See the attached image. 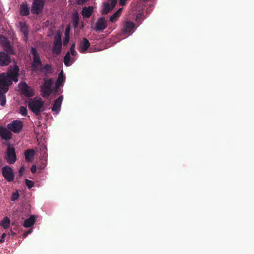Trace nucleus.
<instances>
[{
  "label": "nucleus",
  "mask_w": 254,
  "mask_h": 254,
  "mask_svg": "<svg viewBox=\"0 0 254 254\" xmlns=\"http://www.w3.org/2000/svg\"><path fill=\"white\" fill-rule=\"evenodd\" d=\"M70 60V56L69 52H67L64 58V63L65 66H68L70 65L69 61Z\"/></svg>",
  "instance_id": "c85d7f7f"
},
{
  "label": "nucleus",
  "mask_w": 254,
  "mask_h": 254,
  "mask_svg": "<svg viewBox=\"0 0 254 254\" xmlns=\"http://www.w3.org/2000/svg\"><path fill=\"white\" fill-rule=\"evenodd\" d=\"M10 219L7 217H5L4 219L0 222V225L4 229H7L10 226Z\"/></svg>",
  "instance_id": "bb28decb"
},
{
  "label": "nucleus",
  "mask_w": 254,
  "mask_h": 254,
  "mask_svg": "<svg viewBox=\"0 0 254 254\" xmlns=\"http://www.w3.org/2000/svg\"><path fill=\"white\" fill-rule=\"evenodd\" d=\"M37 169V166L33 165L31 168V171L32 173H35Z\"/></svg>",
  "instance_id": "58836bf2"
},
{
  "label": "nucleus",
  "mask_w": 254,
  "mask_h": 254,
  "mask_svg": "<svg viewBox=\"0 0 254 254\" xmlns=\"http://www.w3.org/2000/svg\"><path fill=\"white\" fill-rule=\"evenodd\" d=\"M31 53L33 56V60L31 65V70L32 71L37 72L39 71L40 67L42 66V61L39 54L35 48H31Z\"/></svg>",
  "instance_id": "f03ea898"
},
{
  "label": "nucleus",
  "mask_w": 254,
  "mask_h": 254,
  "mask_svg": "<svg viewBox=\"0 0 254 254\" xmlns=\"http://www.w3.org/2000/svg\"><path fill=\"white\" fill-rule=\"evenodd\" d=\"M2 175H13V170L9 166H6L2 168Z\"/></svg>",
  "instance_id": "a878e982"
},
{
  "label": "nucleus",
  "mask_w": 254,
  "mask_h": 254,
  "mask_svg": "<svg viewBox=\"0 0 254 254\" xmlns=\"http://www.w3.org/2000/svg\"><path fill=\"white\" fill-rule=\"evenodd\" d=\"M11 62L10 57L6 53L0 52V65H8Z\"/></svg>",
  "instance_id": "9b49d317"
},
{
  "label": "nucleus",
  "mask_w": 254,
  "mask_h": 254,
  "mask_svg": "<svg viewBox=\"0 0 254 254\" xmlns=\"http://www.w3.org/2000/svg\"><path fill=\"white\" fill-rule=\"evenodd\" d=\"M19 113L23 116H25L27 114V110L26 107L21 106L19 109Z\"/></svg>",
  "instance_id": "2f4dec72"
},
{
  "label": "nucleus",
  "mask_w": 254,
  "mask_h": 254,
  "mask_svg": "<svg viewBox=\"0 0 254 254\" xmlns=\"http://www.w3.org/2000/svg\"><path fill=\"white\" fill-rule=\"evenodd\" d=\"M9 85L7 83V78L5 77L4 73L0 74V88L7 92L8 90Z\"/></svg>",
  "instance_id": "4468645a"
},
{
  "label": "nucleus",
  "mask_w": 254,
  "mask_h": 254,
  "mask_svg": "<svg viewBox=\"0 0 254 254\" xmlns=\"http://www.w3.org/2000/svg\"><path fill=\"white\" fill-rule=\"evenodd\" d=\"M27 105L29 109L36 116L41 115V109L44 106V102L41 98L34 97L30 99Z\"/></svg>",
  "instance_id": "f257e3e1"
},
{
  "label": "nucleus",
  "mask_w": 254,
  "mask_h": 254,
  "mask_svg": "<svg viewBox=\"0 0 254 254\" xmlns=\"http://www.w3.org/2000/svg\"><path fill=\"white\" fill-rule=\"evenodd\" d=\"M135 24L131 21H126L124 25L123 31L125 33H128L130 32L134 28Z\"/></svg>",
  "instance_id": "dca6fc26"
},
{
  "label": "nucleus",
  "mask_w": 254,
  "mask_h": 254,
  "mask_svg": "<svg viewBox=\"0 0 254 254\" xmlns=\"http://www.w3.org/2000/svg\"><path fill=\"white\" fill-rule=\"evenodd\" d=\"M20 90L21 94L27 97H31L34 96V92L32 89L25 82H23L20 84Z\"/></svg>",
  "instance_id": "1a4fd4ad"
},
{
  "label": "nucleus",
  "mask_w": 254,
  "mask_h": 254,
  "mask_svg": "<svg viewBox=\"0 0 254 254\" xmlns=\"http://www.w3.org/2000/svg\"><path fill=\"white\" fill-rule=\"evenodd\" d=\"M4 90L0 88V105L1 106H5L6 104V97Z\"/></svg>",
  "instance_id": "b1692460"
},
{
  "label": "nucleus",
  "mask_w": 254,
  "mask_h": 254,
  "mask_svg": "<svg viewBox=\"0 0 254 254\" xmlns=\"http://www.w3.org/2000/svg\"><path fill=\"white\" fill-rule=\"evenodd\" d=\"M45 3V0H33L31 8L32 14L39 15L42 13Z\"/></svg>",
  "instance_id": "7ed1b4c3"
},
{
  "label": "nucleus",
  "mask_w": 254,
  "mask_h": 254,
  "mask_svg": "<svg viewBox=\"0 0 254 254\" xmlns=\"http://www.w3.org/2000/svg\"><path fill=\"white\" fill-rule=\"evenodd\" d=\"M75 43H72L71 45L70 51L72 56H75L76 54V52L75 50Z\"/></svg>",
  "instance_id": "c9c22d12"
},
{
  "label": "nucleus",
  "mask_w": 254,
  "mask_h": 254,
  "mask_svg": "<svg viewBox=\"0 0 254 254\" xmlns=\"http://www.w3.org/2000/svg\"><path fill=\"white\" fill-rule=\"evenodd\" d=\"M62 37L59 34L57 35L54 38L53 53L56 54L57 55H60L62 51Z\"/></svg>",
  "instance_id": "6e6552de"
},
{
  "label": "nucleus",
  "mask_w": 254,
  "mask_h": 254,
  "mask_svg": "<svg viewBox=\"0 0 254 254\" xmlns=\"http://www.w3.org/2000/svg\"><path fill=\"white\" fill-rule=\"evenodd\" d=\"M52 69V66L50 64H46L45 65H42V66L40 67L39 71L44 74H47L48 73L51 72Z\"/></svg>",
  "instance_id": "412c9836"
},
{
  "label": "nucleus",
  "mask_w": 254,
  "mask_h": 254,
  "mask_svg": "<svg viewBox=\"0 0 254 254\" xmlns=\"http://www.w3.org/2000/svg\"><path fill=\"white\" fill-rule=\"evenodd\" d=\"M19 12L21 16H27L29 14V8L27 4L22 3L20 5Z\"/></svg>",
  "instance_id": "a211bd4d"
},
{
  "label": "nucleus",
  "mask_w": 254,
  "mask_h": 254,
  "mask_svg": "<svg viewBox=\"0 0 254 254\" xmlns=\"http://www.w3.org/2000/svg\"><path fill=\"white\" fill-rule=\"evenodd\" d=\"M69 40V36L67 34H66V35L65 36V38L63 41V44L64 46H65L67 45V44L68 43Z\"/></svg>",
  "instance_id": "e433bc0d"
},
{
  "label": "nucleus",
  "mask_w": 254,
  "mask_h": 254,
  "mask_svg": "<svg viewBox=\"0 0 254 254\" xmlns=\"http://www.w3.org/2000/svg\"><path fill=\"white\" fill-rule=\"evenodd\" d=\"M25 185L27 186V187H28V188L29 189L32 188V187H33V185H34V183L33 181H32L31 180H29L28 179L25 180Z\"/></svg>",
  "instance_id": "72a5a7b5"
},
{
  "label": "nucleus",
  "mask_w": 254,
  "mask_h": 254,
  "mask_svg": "<svg viewBox=\"0 0 254 254\" xmlns=\"http://www.w3.org/2000/svg\"><path fill=\"white\" fill-rule=\"evenodd\" d=\"M25 172V168L23 166L20 167L19 170V175H22Z\"/></svg>",
  "instance_id": "ea45409f"
},
{
  "label": "nucleus",
  "mask_w": 254,
  "mask_h": 254,
  "mask_svg": "<svg viewBox=\"0 0 254 254\" xmlns=\"http://www.w3.org/2000/svg\"><path fill=\"white\" fill-rule=\"evenodd\" d=\"M5 158L9 164H13L16 160L15 149L8 146L5 152Z\"/></svg>",
  "instance_id": "0eeeda50"
},
{
  "label": "nucleus",
  "mask_w": 254,
  "mask_h": 254,
  "mask_svg": "<svg viewBox=\"0 0 254 254\" xmlns=\"http://www.w3.org/2000/svg\"><path fill=\"white\" fill-rule=\"evenodd\" d=\"M72 20L74 27L77 28L79 25V14L77 12L73 14Z\"/></svg>",
  "instance_id": "cd10ccee"
},
{
  "label": "nucleus",
  "mask_w": 254,
  "mask_h": 254,
  "mask_svg": "<svg viewBox=\"0 0 254 254\" xmlns=\"http://www.w3.org/2000/svg\"><path fill=\"white\" fill-rule=\"evenodd\" d=\"M63 80H64L63 73V72H61L59 74L58 78L57 79V80L56 82V86L57 87H59L61 85V84L62 83V82H63Z\"/></svg>",
  "instance_id": "7c9ffc66"
},
{
  "label": "nucleus",
  "mask_w": 254,
  "mask_h": 254,
  "mask_svg": "<svg viewBox=\"0 0 254 254\" xmlns=\"http://www.w3.org/2000/svg\"><path fill=\"white\" fill-rule=\"evenodd\" d=\"M127 0H120V1H119L120 5H121V6L125 5Z\"/></svg>",
  "instance_id": "37998d69"
},
{
  "label": "nucleus",
  "mask_w": 254,
  "mask_h": 254,
  "mask_svg": "<svg viewBox=\"0 0 254 254\" xmlns=\"http://www.w3.org/2000/svg\"><path fill=\"white\" fill-rule=\"evenodd\" d=\"M0 136L2 139L7 141L11 139L12 134L8 128L0 126Z\"/></svg>",
  "instance_id": "9d476101"
},
{
  "label": "nucleus",
  "mask_w": 254,
  "mask_h": 254,
  "mask_svg": "<svg viewBox=\"0 0 254 254\" xmlns=\"http://www.w3.org/2000/svg\"><path fill=\"white\" fill-rule=\"evenodd\" d=\"M53 82L52 79H46L44 84L41 87L42 95L43 97L49 96L53 92V89L51 87Z\"/></svg>",
  "instance_id": "39448f33"
},
{
  "label": "nucleus",
  "mask_w": 254,
  "mask_h": 254,
  "mask_svg": "<svg viewBox=\"0 0 254 254\" xmlns=\"http://www.w3.org/2000/svg\"><path fill=\"white\" fill-rule=\"evenodd\" d=\"M113 8L108 2L104 3L103 8L102 10V14H107Z\"/></svg>",
  "instance_id": "393cba45"
},
{
  "label": "nucleus",
  "mask_w": 254,
  "mask_h": 254,
  "mask_svg": "<svg viewBox=\"0 0 254 254\" xmlns=\"http://www.w3.org/2000/svg\"><path fill=\"white\" fill-rule=\"evenodd\" d=\"M106 20L105 17L99 18L96 23V30L97 31H101L105 29L107 27Z\"/></svg>",
  "instance_id": "2eb2a0df"
},
{
  "label": "nucleus",
  "mask_w": 254,
  "mask_h": 254,
  "mask_svg": "<svg viewBox=\"0 0 254 254\" xmlns=\"http://www.w3.org/2000/svg\"><path fill=\"white\" fill-rule=\"evenodd\" d=\"M20 24L21 25L20 30L22 32L25 38L27 39L28 35V31L26 28V24L21 22Z\"/></svg>",
  "instance_id": "c756f323"
},
{
  "label": "nucleus",
  "mask_w": 254,
  "mask_h": 254,
  "mask_svg": "<svg viewBox=\"0 0 254 254\" xmlns=\"http://www.w3.org/2000/svg\"><path fill=\"white\" fill-rule=\"evenodd\" d=\"M31 232V230H28V231L25 232V233H24V234H23V236H24V237H27V236H28V235L29 234H30Z\"/></svg>",
  "instance_id": "c03bdc74"
},
{
  "label": "nucleus",
  "mask_w": 254,
  "mask_h": 254,
  "mask_svg": "<svg viewBox=\"0 0 254 254\" xmlns=\"http://www.w3.org/2000/svg\"><path fill=\"white\" fill-rule=\"evenodd\" d=\"M35 222V218L34 215H31L30 217L25 220L23 223V226L25 228H29L34 224Z\"/></svg>",
  "instance_id": "6ab92c4d"
},
{
  "label": "nucleus",
  "mask_w": 254,
  "mask_h": 254,
  "mask_svg": "<svg viewBox=\"0 0 254 254\" xmlns=\"http://www.w3.org/2000/svg\"><path fill=\"white\" fill-rule=\"evenodd\" d=\"M10 234L12 235H14L15 234V233L13 232L12 230L10 231Z\"/></svg>",
  "instance_id": "49530a36"
},
{
  "label": "nucleus",
  "mask_w": 254,
  "mask_h": 254,
  "mask_svg": "<svg viewBox=\"0 0 254 254\" xmlns=\"http://www.w3.org/2000/svg\"><path fill=\"white\" fill-rule=\"evenodd\" d=\"M117 0H109V1L111 2V6L112 7L114 8L115 6L117 4Z\"/></svg>",
  "instance_id": "a19ab883"
},
{
  "label": "nucleus",
  "mask_w": 254,
  "mask_h": 254,
  "mask_svg": "<svg viewBox=\"0 0 254 254\" xmlns=\"http://www.w3.org/2000/svg\"><path fill=\"white\" fill-rule=\"evenodd\" d=\"M69 29V27H67V28H66L65 32V35H66V34H67L68 35H69V34H68V31H69L68 29Z\"/></svg>",
  "instance_id": "a18cd8bd"
},
{
  "label": "nucleus",
  "mask_w": 254,
  "mask_h": 254,
  "mask_svg": "<svg viewBox=\"0 0 254 254\" xmlns=\"http://www.w3.org/2000/svg\"><path fill=\"white\" fill-rule=\"evenodd\" d=\"M5 237H6V234L5 233H3L2 234L1 238L0 239V243L3 242V241H4L3 239L5 238Z\"/></svg>",
  "instance_id": "79ce46f5"
},
{
  "label": "nucleus",
  "mask_w": 254,
  "mask_h": 254,
  "mask_svg": "<svg viewBox=\"0 0 254 254\" xmlns=\"http://www.w3.org/2000/svg\"><path fill=\"white\" fill-rule=\"evenodd\" d=\"M46 167V163L43 161L41 162V165H37V170H38V173H42L41 170L45 168Z\"/></svg>",
  "instance_id": "473e14b6"
},
{
  "label": "nucleus",
  "mask_w": 254,
  "mask_h": 254,
  "mask_svg": "<svg viewBox=\"0 0 254 254\" xmlns=\"http://www.w3.org/2000/svg\"><path fill=\"white\" fill-rule=\"evenodd\" d=\"M23 127V123L20 121L16 120L7 124V128L9 130L15 133H18L21 131Z\"/></svg>",
  "instance_id": "20e7f679"
},
{
  "label": "nucleus",
  "mask_w": 254,
  "mask_h": 254,
  "mask_svg": "<svg viewBox=\"0 0 254 254\" xmlns=\"http://www.w3.org/2000/svg\"><path fill=\"white\" fill-rule=\"evenodd\" d=\"M35 151L33 149H27L25 152V158L27 161H30L33 158Z\"/></svg>",
  "instance_id": "4be33fe9"
},
{
  "label": "nucleus",
  "mask_w": 254,
  "mask_h": 254,
  "mask_svg": "<svg viewBox=\"0 0 254 254\" xmlns=\"http://www.w3.org/2000/svg\"><path fill=\"white\" fill-rule=\"evenodd\" d=\"M123 8H119L115 13L110 16V21L111 22H115L118 17H120Z\"/></svg>",
  "instance_id": "5701e85b"
},
{
  "label": "nucleus",
  "mask_w": 254,
  "mask_h": 254,
  "mask_svg": "<svg viewBox=\"0 0 254 254\" xmlns=\"http://www.w3.org/2000/svg\"><path fill=\"white\" fill-rule=\"evenodd\" d=\"M93 12V7L89 6L88 7H84L82 8L81 14L84 17L89 18Z\"/></svg>",
  "instance_id": "f3484780"
},
{
  "label": "nucleus",
  "mask_w": 254,
  "mask_h": 254,
  "mask_svg": "<svg viewBox=\"0 0 254 254\" xmlns=\"http://www.w3.org/2000/svg\"><path fill=\"white\" fill-rule=\"evenodd\" d=\"M19 75V68L16 65L8 73L7 76H5L7 78V83L9 86L12 84V81L16 82L18 80V76Z\"/></svg>",
  "instance_id": "423d86ee"
},
{
  "label": "nucleus",
  "mask_w": 254,
  "mask_h": 254,
  "mask_svg": "<svg viewBox=\"0 0 254 254\" xmlns=\"http://www.w3.org/2000/svg\"><path fill=\"white\" fill-rule=\"evenodd\" d=\"M8 182L12 181L14 180V176H3Z\"/></svg>",
  "instance_id": "4c0bfd02"
},
{
  "label": "nucleus",
  "mask_w": 254,
  "mask_h": 254,
  "mask_svg": "<svg viewBox=\"0 0 254 254\" xmlns=\"http://www.w3.org/2000/svg\"><path fill=\"white\" fill-rule=\"evenodd\" d=\"M2 47L3 50L7 53L11 55L13 54V51L12 48L8 41H6L2 43Z\"/></svg>",
  "instance_id": "aec40b11"
},
{
  "label": "nucleus",
  "mask_w": 254,
  "mask_h": 254,
  "mask_svg": "<svg viewBox=\"0 0 254 254\" xmlns=\"http://www.w3.org/2000/svg\"><path fill=\"white\" fill-rule=\"evenodd\" d=\"M63 100V96H59L54 102L53 107H52V111L55 112L56 114H58L61 108V105Z\"/></svg>",
  "instance_id": "ddd939ff"
},
{
  "label": "nucleus",
  "mask_w": 254,
  "mask_h": 254,
  "mask_svg": "<svg viewBox=\"0 0 254 254\" xmlns=\"http://www.w3.org/2000/svg\"><path fill=\"white\" fill-rule=\"evenodd\" d=\"M90 43L86 38H83L79 45V50L81 53H85L89 47Z\"/></svg>",
  "instance_id": "f8f14e48"
},
{
  "label": "nucleus",
  "mask_w": 254,
  "mask_h": 254,
  "mask_svg": "<svg viewBox=\"0 0 254 254\" xmlns=\"http://www.w3.org/2000/svg\"><path fill=\"white\" fill-rule=\"evenodd\" d=\"M19 196V194L18 191L13 192L11 197V200L12 201H15L17 200Z\"/></svg>",
  "instance_id": "f704fd0d"
}]
</instances>
